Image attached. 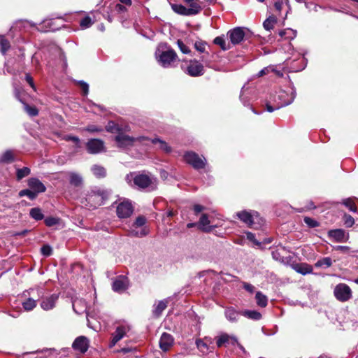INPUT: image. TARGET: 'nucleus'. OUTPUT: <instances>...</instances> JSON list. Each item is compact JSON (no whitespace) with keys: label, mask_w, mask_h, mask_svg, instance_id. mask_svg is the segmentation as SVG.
<instances>
[{"label":"nucleus","mask_w":358,"mask_h":358,"mask_svg":"<svg viewBox=\"0 0 358 358\" xmlns=\"http://www.w3.org/2000/svg\"><path fill=\"white\" fill-rule=\"evenodd\" d=\"M158 62L164 68H169L176 61L178 56L173 50L156 52Z\"/></svg>","instance_id":"obj_5"},{"label":"nucleus","mask_w":358,"mask_h":358,"mask_svg":"<svg viewBox=\"0 0 358 358\" xmlns=\"http://www.w3.org/2000/svg\"><path fill=\"white\" fill-rule=\"evenodd\" d=\"M238 345L240 349L244 350L243 347L238 342V339L234 336H230L227 334H222L217 340V347H222V345Z\"/></svg>","instance_id":"obj_11"},{"label":"nucleus","mask_w":358,"mask_h":358,"mask_svg":"<svg viewBox=\"0 0 358 358\" xmlns=\"http://www.w3.org/2000/svg\"><path fill=\"white\" fill-rule=\"evenodd\" d=\"M110 192L99 187H94L87 194L86 200L90 206L96 208L102 205Z\"/></svg>","instance_id":"obj_2"},{"label":"nucleus","mask_w":358,"mask_h":358,"mask_svg":"<svg viewBox=\"0 0 358 358\" xmlns=\"http://www.w3.org/2000/svg\"><path fill=\"white\" fill-rule=\"evenodd\" d=\"M177 44L182 53L189 54L190 52L189 48L182 41L178 40Z\"/></svg>","instance_id":"obj_54"},{"label":"nucleus","mask_w":358,"mask_h":358,"mask_svg":"<svg viewBox=\"0 0 358 358\" xmlns=\"http://www.w3.org/2000/svg\"><path fill=\"white\" fill-rule=\"evenodd\" d=\"M214 43L219 45L222 50H227L231 48L230 44H227L223 36H217L216 37L214 41Z\"/></svg>","instance_id":"obj_36"},{"label":"nucleus","mask_w":358,"mask_h":358,"mask_svg":"<svg viewBox=\"0 0 358 358\" xmlns=\"http://www.w3.org/2000/svg\"><path fill=\"white\" fill-rule=\"evenodd\" d=\"M69 177V181L72 185L79 187L82 185L83 179L80 175L75 173H71Z\"/></svg>","instance_id":"obj_35"},{"label":"nucleus","mask_w":358,"mask_h":358,"mask_svg":"<svg viewBox=\"0 0 358 358\" xmlns=\"http://www.w3.org/2000/svg\"><path fill=\"white\" fill-rule=\"evenodd\" d=\"M106 129L108 132L117 133V134L121 132L120 127L113 121H110L107 124Z\"/></svg>","instance_id":"obj_40"},{"label":"nucleus","mask_w":358,"mask_h":358,"mask_svg":"<svg viewBox=\"0 0 358 358\" xmlns=\"http://www.w3.org/2000/svg\"><path fill=\"white\" fill-rule=\"evenodd\" d=\"M146 223V218L143 215H140L136 217L135 222L132 224L131 226H134L136 228H143V227H147L145 226Z\"/></svg>","instance_id":"obj_42"},{"label":"nucleus","mask_w":358,"mask_h":358,"mask_svg":"<svg viewBox=\"0 0 358 358\" xmlns=\"http://www.w3.org/2000/svg\"><path fill=\"white\" fill-rule=\"evenodd\" d=\"M129 287V280L124 275L117 276L113 282V290L114 292L122 293L127 289Z\"/></svg>","instance_id":"obj_14"},{"label":"nucleus","mask_w":358,"mask_h":358,"mask_svg":"<svg viewBox=\"0 0 358 358\" xmlns=\"http://www.w3.org/2000/svg\"><path fill=\"white\" fill-rule=\"evenodd\" d=\"M227 36L229 38L233 45L241 43L245 37V31L241 27H236L227 32Z\"/></svg>","instance_id":"obj_13"},{"label":"nucleus","mask_w":358,"mask_h":358,"mask_svg":"<svg viewBox=\"0 0 358 358\" xmlns=\"http://www.w3.org/2000/svg\"><path fill=\"white\" fill-rule=\"evenodd\" d=\"M296 30L287 28L279 31L280 36L283 39L292 40L296 36Z\"/></svg>","instance_id":"obj_25"},{"label":"nucleus","mask_w":358,"mask_h":358,"mask_svg":"<svg viewBox=\"0 0 358 358\" xmlns=\"http://www.w3.org/2000/svg\"><path fill=\"white\" fill-rule=\"evenodd\" d=\"M343 219H344L345 224L347 227H352L355 223V220H354L353 217L350 215L345 214Z\"/></svg>","instance_id":"obj_53"},{"label":"nucleus","mask_w":358,"mask_h":358,"mask_svg":"<svg viewBox=\"0 0 358 358\" xmlns=\"http://www.w3.org/2000/svg\"><path fill=\"white\" fill-rule=\"evenodd\" d=\"M330 238H333L336 242H346L349 238V235L346 234L343 229H338L330 230L328 232Z\"/></svg>","instance_id":"obj_19"},{"label":"nucleus","mask_w":358,"mask_h":358,"mask_svg":"<svg viewBox=\"0 0 358 358\" xmlns=\"http://www.w3.org/2000/svg\"><path fill=\"white\" fill-rule=\"evenodd\" d=\"M64 139L67 141H72L76 144V146L77 148L80 147V141L78 137L71 136V135H66L64 137Z\"/></svg>","instance_id":"obj_50"},{"label":"nucleus","mask_w":358,"mask_h":358,"mask_svg":"<svg viewBox=\"0 0 358 358\" xmlns=\"http://www.w3.org/2000/svg\"><path fill=\"white\" fill-rule=\"evenodd\" d=\"M129 328L126 327H118L116 329L115 333L113 334V338L111 341L112 345H115L119 341H120L126 334Z\"/></svg>","instance_id":"obj_22"},{"label":"nucleus","mask_w":358,"mask_h":358,"mask_svg":"<svg viewBox=\"0 0 358 358\" xmlns=\"http://www.w3.org/2000/svg\"><path fill=\"white\" fill-rule=\"evenodd\" d=\"M206 43L202 41H196L194 43L195 49L200 52H206Z\"/></svg>","instance_id":"obj_47"},{"label":"nucleus","mask_w":358,"mask_h":358,"mask_svg":"<svg viewBox=\"0 0 358 358\" xmlns=\"http://www.w3.org/2000/svg\"><path fill=\"white\" fill-rule=\"evenodd\" d=\"M149 229L148 227L136 228L131 226L129 230V235L134 237H143L148 234Z\"/></svg>","instance_id":"obj_23"},{"label":"nucleus","mask_w":358,"mask_h":358,"mask_svg":"<svg viewBox=\"0 0 358 358\" xmlns=\"http://www.w3.org/2000/svg\"><path fill=\"white\" fill-rule=\"evenodd\" d=\"M187 73L191 76H199L203 74V66L196 60L191 61L187 67Z\"/></svg>","instance_id":"obj_15"},{"label":"nucleus","mask_w":358,"mask_h":358,"mask_svg":"<svg viewBox=\"0 0 358 358\" xmlns=\"http://www.w3.org/2000/svg\"><path fill=\"white\" fill-rule=\"evenodd\" d=\"M236 216L247 226L253 229H257L264 223L259 213L254 210H242L238 212Z\"/></svg>","instance_id":"obj_1"},{"label":"nucleus","mask_w":358,"mask_h":358,"mask_svg":"<svg viewBox=\"0 0 358 358\" xmlns=\"http://www.w3.org/2000/svg\"><path fill=\"white\" fill-rule=\"evenodd\" d=\"M243 287L246 291H248L250 293H253L255 291V287L248 282H243Z\"/></svg>","instance_id":"obj_59"},{"label":"nucleus","mask_w":358,"mask_h":358,"mask_svg":"<svg viewBox=\"0 0 358 358\" xmlns=\"http://www.w3.org/2000/svg\"><path fill=\"white\" fill-rule=\"evenodd\" d=\"M246 237H247L248 240H249L250 241H252L255 245H257L258 247H261L262 243L255 238L254 234H252V232H247Z\"/></svg>","instance_id":"obj_51"},{"label":"nucleus","mask_w":358,"mask_h":358,"mask_svg":"<svg viewBox=\"0 0 358 358\" xmlns=\"http://www.w3.org/2000/svg\"><path fill=\"white\" fill-rule=\"evenodd\" d=\"M282 6V1H277L274 4L275 10H278V12L281 11Z\"/></svg>","instance_id":"obj_63"},{"label":"nucleus","mask_w":358,"mask_h":358,"mask_svg":"<svg viewBox=\"0 0 358 358\" xmlns=\"http://www.w3.org/2000/svg\"><path fill=\"white\" fill-rule=\"evenodd\" d=\"M126 180L130 185H132L131 182L133 181L134 185L143 189L150 187L151 189H154L156 186L155 184V179L151 178L144 174H128L126 176Z\"/></svg>","instance_id":"obj_3"},{"label":"nucleus","mask_w":358,"mask_h":358,"mask_svg":"<svg viewBox=\"0 0 358 358\" xmlns=\"http://www.w3.org/2000/svg\"><path fill=\"white\" fill-rule=\"evenodd\" d=\"M77 83L80 85L81 87L83 94L86 96L89 92V85L87 83L83 80L77 81Z\"/></svg>","instance_id":"obj_56"},{"label":"nucleus","mask_w":358,"mask_h":358,"mask_svg":"<svg viewBox=\"0 0 358 358\" xmlns=\"http://www.w3.org/2000/svg\"><path fill=\"white\" fill-rule=\"evenodd\" d=\"M30 215L36 220H41L43 218L41 210L38 208H34L30 210Z\"/></svg>","instance_id":"obj_41"},{"label":"nucleus","mask_w":358,"mask_h":358,"mask_svg":"<svg viewBox=\"0 0 358 358\" xmlns=\"http://www.w3.org/2000/svg\"><path fill=\"white\" fill-rule=\"evenodd\" d=\"M28 185L36 194L44 192L46 189L45 185L35 178H31L28 180Z\"/></svg>","instance_id":"obj_21"},{"label":"nucleus","mask_w":358,"mask_h":358,"mask_svg":"<svg viewBox=\"0 0 358 358\" xmlns=\"http://www.w3.org/2000/svg\"><path fill=\"white\" fill-rule=\"evenodd\" d=\"M20 101L23 103L24 110L30 115V116H36L38 114V110L35 107H32L23 102L22 100Z\"/></svg>","instance_id":"obj_45"},{"label":"nucleus","mask_w":358,"mask_h":358,"mask_svg":"<svg viewBox=\"0 0 358 358\" xmlns=\"http://www.w3.org/2000/svg\"><path fill=\"white\" fill-rule=\"evenodd\" d=\"M73 348L81 353L85 352L89 347V341L85 336L78 337L72 345Z\"/></svg>","instance_id":"obj_17"},{"label":"nucleus","mask_w":358,"mask_h":358,"mask_svg":"<svg viewBox=\"0 0 358 358\" xmlns=\"http://www.w3.org/2000/svg\"><path fill=\"white\" fill-rule=\"evenodd\" d=\"M266 109L268 112H273L275 110H277L278 108H275V106L273 107L268 102L266 103Z\"/></svg>","instance_id":"obj_62"},{"label":"nucleus","mask_w":358,"mask_h":358,"mask_svg":"<svg viewBox=\"0 0 358 358\" xmlns=\"http://www.w3.org/2000/svg\"><path fill=\"white\" fill-rule=\"evenodd\" d=\"M26 80L27 81V83L29 84V85L32 88H34V85L33 79H32V78L29 75H27L26 76Z\"/></svg>","instance_id":"obj_64"},{"label":"nucleus","mask_w":358,"mask_h":358,"mask_svg":"<svg viewBox=\"0 0 358 358\" xmlns=\"http://www.w3.org/2000/svg\"><path fill=\"white\" fill-rule=\"evenodd\" d=\"M276 22L277 18L273 15H271L264 22L263 26L265 29L270 31L271 29H273Z\"/></svg>","instance_id":"obj_33"},{"label":"nucleus","mask_w":358,"mask_h":358,"mask_svg":"<svg viewBox=\"0 0 358 358\" xmlns=\"http://www.w3.org/2000/svg\"><path fill=\"white\" fill-rule=\"evenodd\" d=\"M185 162L190 164L195 169H201L205 167L206 159L204 157H201L194 152H187L184 155Z\"/></svg>","instance_id":"obj_6"},{"label":"nucleus","mask_w":358,"mask_h":358,"mask_svg":"<svg viewBox=\"0 0 358 358\" xmlns=\"http://www.w3.org/2000/svg\"><path fill=\"white\" fill-rule=\"evenodd\" d=\"M210 224V220L209 216L206 213L201 214L198 222V228L204 232H210L215 226H211Z\"/></svg>","instance_id":"obj_16"},{"label":"nucleus","mask_w":358,"mask_h":358,"mask_svg":"<svg viewBox=\"0 0 358 358\" xmlns=\"http://www.w3.org/2000/svg\"><path fill=\"white\" fill-rule=\"evenodd\" d=\"M152 143L155 145H159V149L164 151L166 153H169L171 152V148L167 144L166 142L162 141L159 138H155L150 140Z\"/></svg>","instance_id":"obj_24"},{"label":"nucleus","mask_w":358,"mask_h":358,"mask_svg":"<svg viewBox=\"0 0 358 358\" xmlns=\"http://www.w3.org/2000/svg\"><path fill=\"white\" fill-rule=\"evenodd\" d=\"M93 174L97 178H103L106 176V169L101 166L94 165L91 169Z\"/></svg>","instance_id":"obj_34"},{"label":"nucleus","mask_w":358,"mask_h":358,"mask_svg":"<svg viewBox=\"0 0 358 358\" xmlns=\"http://www.w3.org/2000/svg\"><path fill=\"white\" fill-rule=\"evenodd\" d=\"M173 338L168 333H163L159 340V348L162 350L166 352L171 349L173 345Z\"/></svg>","instance_id":"obj_18"},{"label":"nucleus","mask_w":358,"mask_h":358,"mask_svg":"<svg viewBox=\"0 0 358 358\" xmlns=\"http://www.w3.org/2000/svg\"><path fill=\"white\" fill-rule=\"evenodd\" d=\"M196 344L199 350L203 353H206L209 350L207 341L199 339L196 341Z\"/></svg>","instance_id":"obj_43"},{"label":"nucleus","mask_w":358,"mask_h":358,"mask_svg":"<svg viewBox=\"0 0 358 358\" xmlns=\"http://www.w3.org/2000/svg\"><path fill=\"white\" fill-rule=\"evenodd\" d=\"M242 315L253 320H259L262 318V314L257 310H245Z\"/></svg>","instance_id":"obj_31"},{"label":"nucleus","mask_w":358,"mask_h":358,"mask_svg":"<svg viewBox=\"0 0 358 358\" xmlns=\"http://www.w3.org/2000/svg\"><path fill=\"white\" fill-rule=\"evenodd\" d=\"M343 204L346 206L350 211L356 212L357 207L352 199L348 198L343 201Z\"/></svg>","instance_id":"obj_44"},{"label":"nucleus","mask_w":358,"mask_h":358,"mask_svg":"<svg viewBox=\"0 0 358 358\" xmlns=\"http://www.w3.org/2000/svg\"><path fill=\"white\" fill-rule=\"evenodd\" d=\"M41 252L45 256H50L52 252V248L49 245H43L41 248Z\"/></svg>","instance_id":"obj_58"},{"label":"nucleus","mask_w":358,"mask_h":358,"mask_svg":"<svg viewBox=\"0 0 358 358\" xmlns=\"http://www.w3.org/2000/svg\"><path fill=\"white\" fill-rule=\"evenodd\" d=\"M295 98V92L291 90L289 92L280 90L277 95L275 108H280L292 103Z\"/></svg>","instance_id":"obj_8"},{"label":"nucleus","mask_w":358,"mask_h":358,"mask_svg":"<svg viewBox=\"0 0 358 358\" xmlns=\"http://www.w3.org/2000/svg\"><path fill=\"white\" fill-rule=\"evenodd\" d=\"M255 299H256L257 304L259 306L264 308L267 306L268 298L262 292H257L255 295Z\"/></svg>","instance_id":"obj_28"},{"label":"nucleus","mask_w":358,"mask_h":358,"mask_svg":"<svg viewBox=\"0 0 358 358\" xmlns=\"http://www.w3.org/2000/svg\"><path fill=\"white\" fill-rule=\"evenodd\" d=\"M303 220L304 222L310 227L313 228L319 226V223L310 217H305Z\"/></svg>","instance_id":"obj_52"},{"label":"nucleus","mask_w":358,"mask_h":358,"mask_svg":"<svg viewBox=\"0 0 358 358\" xmlns=\"http://www.w3.org/2000/svg\"><path fill=\"white\" fill-rule=\"evenodd\" d=\"M271 71H274V68L273 66H270L265 67L264 69H262L258 73V76L261 77L264 75H266V74L269 73L271 72Z\"/></svg>","instance_id":"obj_57"},{"label":"nucleus","mask_w":358,"mask_h":358,"mask_svg":"<svg viewBox=\"0 0 358 358\" xmlns=\"http://www.w3.org/2000/svg\"><path fill=\"white\" fill-rule=\"evenodd\" d=\"M295 270L299 273L306 275L312 273L313 268L310 265L307 264H300L296 266Z\"/></svg>","instance_id":"obj_29"},{"label":"nucleus","mask_w":358,"mask_h":358,"mask_svg":"<svg viewBox=\"0 0 358 358\" xmlns=\"http://www.w3.org/2000/svg\"><path fill=\"white\" fill-rule=\"evenodd\" d=\"M59 220L54 217H48L45 219L44 222L46 226L52 227L59 223Z\"/></svg>","instance_id":"obj_49"},{"label":"nucleus","mask_w":358,"mask_h":358,"mask_svg":"<svg viewBox=\"0 0 358 358\" xmlns=\"http://www.w3.org/2000/svg\"><path fill=\"white\" fill-rule=\"evenodd\" d=\"M92 24H93V22H92V19L88 16L84 17L80 22V27H82V28H83V29L90 27V26L92 25Z\"/></svg>","instance_id":"obj_48"},{"label":"nucleus","mask_w":358,"mask_h":358,"mask_svg":"<svg viewBox=\"0 0 358 358\" xmlns=\"http://www.w3.org/2000/svg\"><path fill=\"white\" fill-rule=\"evenodd\" d=\"M239 313L234 308L229 307L225 310V317L227 319L232 322L238 320Z\"/></svg>","instance_id":"obj_27"},{"label":"nucleus","mask_w":358,"mask_h":358,"mask_svg":"<svg viewBox=\"0 0 358 358\" xmlns=\"http://www.w3.org/2000/svg\"><path fill=\"white\" fill-rule=\"evenodd\" d=\"M86 148L89 153L97 154L104 150V143L100 139L92 138L87 141Z\"/></svg>","instance_id":"obj_12"},{"label":"nucleus","mask_w":358,"mask_h":358,"mask_svg":"<svg viewBox=\"0 0 358 358\" xmlns=\"http://www.w3.org/2000/svg\"><path fill=\"white\" fill-rule=\"evenodd\" d=\"M193 209H194L195 214L198 215L200 212L203 210L205 209V208H204V206H203L201 205L196 204L194 206Z\"/></svg>","instance_id":"obj_61"},{"label":"nucleus","mask_w":358,"mask_h":358,"mask_svg":"<svg viewBox=\"0 0 358 358\" xmlns=\"http://www.w3.org/2000/svg\"><path fill=\"white\" fill-rule=\"evenodd\" d=\"M334 294L337 300L345 302L352 298V290L350 287L344 283L337 285L334 290Z\"/></svg>","instance_id":"obj_7"},{"label":"nucleus","mask_w":358,"mask_h":358,"mask_svg":"<svg viewBox=\"0 0 358 358\" xmlns=\"http://www.w3.org/2000/svg\"><path fill=\"white\" fill-rule=\"evenodd\" d=\"M84 130L87 131H89V132H91V133H94V132L102 131L103 129L101 127H97L96 125L91 124V125H88L87 127H86L84 129Z\"/></svg>","instance_id":"obj_55"},{"label":"nucleus","mask_w":358,"mask_h":358,"mask_svg":"<svg viewBox=\"0 0 358 358\" xmlns=\"http://www.w3.org/2000/svg\"><path fill=\"white\" fill-rule=\"evenodd\" d=\"M15 160V154L12 150H6L0 157V163L9 164Z\"/></svg>","instance_id":"obj_26"},{"label":"nucleus","mask_w":358,"mask_h":358,"mask_svg":"<svg viewBox=\"0 0 358 358\" xmlns=\"http://www.w3.org/2000/svg\"><path fill=\"white\" fill-rule=\"evenodd\" d=\"M185 3L189 6V8H186L181 4H171V8L173 10L180 15H192L199 13L201 7L198 3L199 0H185Z\"/></svg>","instance_id":"obj_4"},{"label":"nucleus","mask_w":358,"mask_h":358,"mask_svg":"<svg viewBox=\"0 0 358 358\" xmlns=\"http://www.w3.org/2000/svg\"><path fill=\"white\" fill-rule=\"evenodd\" d=\"M19 195L20 196H26L31 200L34 199L37 196L36 193H35L33 190L30 189L21 190L19 193Z\"/></svg>","instance_id":"obj_46"},{"label":"nucleus","mask_w":358,"mask_h":358,"mask_svg":"<svg viewBox=\"0 0 358 358\" xmlns=\"http://www.w3.org/2000/svg\"><path fill=\"white\" fill-rule=\"evenodd\" d=\"M31 173L30 169L28 167H23L22 169H17L16 171V178L17 180H22L23 178L29 176Z\"/></svg>","instance_id":"obj_37"},{"label":"nucleus","mask_w":358,"mask_h":358,"mask_svg":"<svg viewBox=\"0 0 358 358\" xmlns=\"http://www.w3.org/2000/svg\"><path fill=\"white\" fill-rule=\"evenodd\" d=\"M133 211L134 207L128 200L124 199L117 206V215L120 218L130 217Z\"/></svg>","instance_id":"obj_10"},{"label":"nucleus","mask_w":358,"mask_h":358,"mask_svg":"<svg viewBox=\"0 0 358 358\" xmlns=\"http://www.w3.org/2000/svg\"><path fill=\"white\" fill-rule=\"evenodd\" d=\"M332 265V261L330 257H324L320 260H318L315 266L316 267H325L329 268Z\"/></svg>","instance_id":"obj_38"},{"label":"nucleus","mask_w":358,"mask_h":358,"mask_svg":"<svg viewBox=\"0 0 358 358\" xmlns=\"http://www.w3.org/2000/svg\"><path fill=\"white\" fill-rule=\"evenodd\" d=\"M23 308L27 311L32 310L36 306V300L29 297L22 303Z\"/></svg>","instance_id":"obj_32"},{"label":"nucleus","mask_w":358,"mask_h":358,"mask_svg":"<svg viewBox=\"0 0 358 358\" xmlns=\"http://www.w3.org/2000/svg\"><path fill=\"white\" fill-rule=\"evenodd\" d=\"M10 43L3 36H0V50L3 54L10 49Z\"/></svg>","instance_id":"obj_39"},{"label":"nucleus","mask_w":358,"mask_h":358,"mask_svg":"<svg viewBox=\"0 0 358 358\" xmlns=\"http://www.w3.org/2000/svg\"><path fill=\"white\" fill-rule=\"evenodd\" d=\"M168 301L166 300L160 301L158 302L155 309L153 310V314L156 317H159L164 310L167 307Z\"/></svg>","instance_id":"obj_30"},{"label":"nucleus","mask_w":358,"mask_h":358,"mask_svg":"<svg viewBox=\"0 0 358 358\" xmlns=\"http://www.w3.org/2000/svg\"><path fill=\"white\" fill-rule=\"evenodd\" d=\"M57 299L58 295L55 294H53L50 296L45 297L41 301V307L44 310H50L55 308Z\"/></svg>","instance_id":"obj_20"},{"label":"nucleus","mask_w":358,"mask_h":358,"mask_svg":"<svg viewBox=\"0 0 358 358\" xmlns=\"http://www.w3.org/2000/svg\"><path fill=\"white\" fill-rule=\"evenodd\" d=\"M145 140H148V138L145 136L133 138L122 132H120L115 137V141L118 143L119 146L122 148L132 145L135 141L143 142Z\"/></svg>","instance_id":"obj_9"},{"label":"nucleus","mask_w":358,"mask_h":358,"mask_svg":"<svg viewBox=\"0 0 358 358\" xmlns=\"http://www.w3.org/2000/svg\"><path fill=\"white\" fill-rule=\"evenodd\" d=\"M334 250L341 251L343 253H348L350 251L348 246L337 245L334 247Z\"/></svg>","instance_id":"obj_60"}]
</instances>
